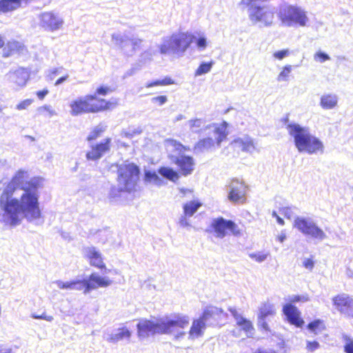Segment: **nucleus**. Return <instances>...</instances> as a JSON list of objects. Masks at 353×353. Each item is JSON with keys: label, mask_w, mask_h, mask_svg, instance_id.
<instances>
[{"label": "nucleus", "mask_w": 353, "mask_h": 353, "mask_svg": "<svg viewBox=\"0 0 353 353\" xmlns=\"http://www.w3.org/2000/svg\"><path fill=\"white\" fill-rule=\"evenodd\" d=\"M30 0H0V13H7L19 8L22 3L27 4Z\"/></svg>", "instance_id": "bb28decb"}, {"label": "nucleus", "mask_w": 353, "mask_h": 353, "mask_svg": "<svg viewBox=\"0 0 353 353\" xmlns=\"http://www.w3.org/2000/svg\"><path fill=\"white\" fill-rule=\"evenodd\" d=\"M228 192V199H245L249 191L248 185L243 179H232L226 188Z\"/></svg>", "instance_id": "dca6fc26"}, {"label": "nucleus", "mask_w": 353, "mask_h": 353, "mask_svg": "<svg viewBox=\"0 0 353 353\" xmlns=\"http://www.w3.org/2000/svg\"><path fill=\"white\" fill-rule=\"evenodd\" d=\"M48 90L47 89H43L42 90H40V91H38L37 92V96L38 97V98L39 99H43L44 97L48 94Z\"/></svg>", "instance_id": "0e129e2a"}, {"label": "nucleus", "mask_w": 353, "mask_h": 353, "mask_svg": "<svg viewBox=\"0 0 353 353\" xmlns=\"http://www.w3.org/2000/svg\"><path fill=\"white\" fill-rule=\"evenodd\" d=\"M314 59L316 61L323 63L326 61L330 60V57L327 53L319 50L314 54Z\"/></svg>", "instance_id": "79ce46f5"}, {"label": "nucleus", "mask_w": 353, "mask_h": 353, "mask_svg": "<svg viewBox=\"0 0 353 353\" xmlns=\"http://www.w3.org/2000/svg\"><path fill=\"white\" fill-rule=\"evenodd\" d=\"M145 180L159 186L164 184V181L155 172L150 170L145 172Z\"/></svg>", "instance_id": "f704fd0d"}, {"label": "nucleus", "mask_w": 353, "mask_h": 353, "mask_svg": "<svg viewBox=\"0 0 353 353\" xmlns=\"http://www.w3.org/2000/svg\"><path fill=\"white\" fill-rule=\"evenodd\" d=\"M32 317L34 319H43L47 321H52L53 320V316L46 315V312H43L41 314H32Z\"/></svg>", "instance_id": "3c124183"}, {"label": "nucleus", "mask_w": 353, "mask_h": 353, "mask_svg": "<svg viewBox=\"0 0 353 353\" xmlns=\"http://www.w3.org/2000/svg\"><path fill=\"white\" fill-rule=\"evenodd\" d=\"M140 170L134 163L121 164L118 168V188L120 191L135 190Z\"/></svg>", "instance_id": "9d476101"}, {"label": "nucleus", "mask_w": 353, "mask_h": 353, "mask_svg": "<svg viewBox=\"0 0 353 353\" xmlns=\"http://www.w3.org/2000/svg\"><path fill=\"white\" fill-rule=\"evenodd\" d=\"M168 147L170 152L168 157L171 162L180 168L183 175L190 174L194 170V159L192 157L183 154V152L189 148L175 140L168 141Z\"/></svg>", "instance_id": "0eeeda50"}, {"label": "nucleus", "mask_w": 353, "mask_h": 353, "mask_svg": "<svg viewBox=\"0 0 353 353\" xmlns=\"http://www.w3.org/2000/svg\"><path fill=\"white\" fill-rule=\"evenodd\" d=\"M338 97L334 94H325L321 96L320 105L325 110H331L336 106Z\"/></svg>", "instance_id": "c85d7f7f"}, {"label": "nucleus", "mask_w": 353, "mask_h": 353, "mask_svg": "<svg viewBox=\"0 0 353 353\" xmlns=\"http://www.w3.org/2000/svg\"><path fill=\"white\" fill-rule=\"evenodd\" d=\"M158 173L163 178L168 179L172 182L178 180L179 176L176 171L168 167H161L158 170Z\"/></svg>", "instance_id": "2f4dec72"}, {"label": "nucleus", "mask_w": 353, "mask_h": 353, "mask_svg": "<svg viewBox=\"0 0 353 353\" xmlns=\"http://www.w3.org/2000/svg\"><path fill=\"white\" fill-rule=\"evenodd\" d=\"M289 55L288 50H282L274 53V57L279 60L283 59L284 57Z\"/></svg>", "instance_id": "5fc2aeb1"}, {"label": "nucleus", "mask_w": 353, "mask_h": 353, "mask_svg": "<svg viewBox=\"0 0 353 353\" xmlns=\"http://www.w3.org/2000/svg\"><path fill=\"white\" fill-rule=\"evenodd\" d=\"M155 54V52L152 51L151 50H148L145 51L143 53L141 54L140 56L139 62L140 64H144L148 61H150L152 60V57Z\"/></svg>", "instance_id": "a19ab883"}, {"label": "nucleus", "mask_w": 353, "mask_h": 353, "mask_svg": "<svg viewBox=\"0 0 353 353\" xmlns=\"http://www.w3.org/2000/svg\"><path fill=\"white\" fill-rule=\"evenodd\" d=\"M285 239H286V235L283 232L281 233L280 234H279L276 236L277 241H279L280 243H283Z\"/></svg>", "instance_id": "774afa93"}, {"label": "nucleus", "mask_w": 353, "mask_h": 353, "mask_svg": "<svg viewBox=\"0 0 353 353\" xmlns=\"http://www.w3.org/2000/svg\"><path fill=\"white\" fill-rule=\"evenodd\" d=\"M200 206V203L190 201L184 205V212L186 215L192 216Z\"/></svg>", "instance_id": "c9c22d12"}, {"label": "nucleus", "mask_w": 353, "mask_h": 353, "mask_svg": "<svg viewBox=\"0 0 353 353\" xmlns=\"http://www.w3.org/2000/svg\"><path fill=\"white\" fill-rule=\"evenodd\" d=\"M111 139L106 138L99 143L91 145L92 150L86 153L88 160L96 161L101 159L110 149Z\"/></svg>", "instance_id": "412c9836"}, {"label": "nucleus", "mask_w": 353, "mask_h": 353, "mask_svg": "<svg viewBox=\"0 0 353 353\" xmlns=\"http://www.w3.org/2000/svg\"><path fill=\"white\" fill-rule=\"evenodd\" d=\"M303 266L305 269H307L310 271L312 270L314 266V261L313 260V257L312 256L310 258L305 259L304 261L303 262Z\"/></svg>", "instance_id": "09e8293b"}, {"label": "nucleus", "mask_w": 353, "mask_h": 353, "mask_svg": "<svg viewBox=\"0 0 353 353\" xmlns=\"http://www.w3.org/2000/svg\"><path fill=\"white\" fill-rule=\"evenodd\" d=\"M63 24V19L54 12H46L39 15V26L47 31L58 30Z\"/></svg>", "instance_id": "4468645a"}, {"label": "nucleus", "mask_w": 353, "mask_h": 353, "mask_svg": "<svg viewBox=\"0 0 353 353\" xmlns=\"http://www.w3.org/2000/svg\"><path fill=\"white\" fill-rule=\"evenodd\" d=\"M141 68V64L137 63V65L132 67L130 70L125 72V73L123 75V78H128L130 76L134 75L137 71L139 70Z\"/></svg>", "instance_id": "de8ad7c7"}, {"label": "nucleus", "mask_w": 353, "mask_h": 353, "mask_svg": "<svg viewBox=\"0 0 353 353\" xmlns=\"http://www.w3.org/2000/svg\"><path fill=\"white\" fill-rule=\"evenodd\" d=\"M276 314V310L272 303L270 301L261 303L259 309L258 321L259 325L263 330L270 332V328L266 322V319Z\"/></svg>", "instance_id": "6ab92c4d"}, {"label": "nucleus", "mask_w": 353, "mask_h": 353, "mask_svg": "<svg viewBox=\"0 0 353 353\" xmlns=\"http://www.w3.org/2000/svg\"><path fill=\"white\" fill-rule=\"evenodd\" d=\"M272 215H273V216H274L276 218V221L279 225H284L285 222H284L283 219H281L278 214H276V212H274L272 213Z\"/></svg>", "instance_id": "338daca9"}, {"label": "nucleus", "mask_w": 353, "mask_h": 353, "mask_svg": "<svg viewBox=\"0 0 353 353\" xmlns=\"http://www.w3.org/2000/svg\"><path fill=\"white\" fill-rule=\"evenodd\" d=\"M7 80L18 87H23L29 79L28 71L23 68L11 70L6 74Z\"/></svg>", "instance_id": "5701e85b"}, {"label": "nucleus", "mask_w": 353, "mask_h": 353, "mask_svg": "<svg viewBox=\"0 0 353 353\" xmlns=\"http://www.w3.org/2000/svg\"><path fill=\"white\" fill-rule=\"evenodd\" d=\"M112 39L127 56H132L141 48L143 40L137 37L130 38L127 35L112 34Z\"/></svg>", "instance_id": "ddd939ff"}, {"label": "nucleus", "mask_w": 353, "mask_h": 353, "mask_svg": "<svg viewBox=\"0 0 353 353\" xmlns=\"http://www.w3.org/2000/svg\"><path fill=\"white\" fill-rule=\"evenodd\" d=\"M294 227L297 228L304 235L318 240H323L326 237L323 230L310 220L296 217L294 221Z\"/></svg>", "instance_id": "f8f14e48"}, {"label": "nucleus", "mask_w": 353, "mask_h": 353, "mask_svg": "<svg viewBox=\"0 0 353 353\" xmlns=\"http://www.w3.org/2000/svg\"><path fill=\"white\" fill-rule=\"evenodd\" d=\"M110 91V88L106 86H100L97 89L96 92L94 94H99L105 96L108 94V92Z\"/></svg>", "instance_id": "bf43d9fd"}, {"label": "nucleus", "mask_w": 353, "mask_h": 353, "mask_svg": "<svg viewBox=\"0 0 353 353\" xmlns=\"http://www.w3.org/2000/svg\"><path fill=\"white\" fill-rule=\"evenodd\" d=\"M32 101H33L32 99L23 100L17 105V109L19 110H26L32 104Z\"/></svg>", "instance_id": "603ef678"}, {"label": "nucleus", "mask_w": 353, "mask_h": 353, "mask_svg": "<svg viewBox=\"0 0 353 353\" xmlns=\"http://www.w3.org/2000/svg\"><path fill=\"white\" fill-rule=\"evenodd\" d=\"M280 213L288 219H290L292 215L291 209L288 207H283L279 209Z\"/></svg>", "instance_id": "6e6d98bb"}, {"label": "nucleus", "mask_w": 353, "mask_h": 353, "mask_svg": "<svg viewBox=\"0 0 353 353\" xmlns=\"http://www.w3.org/2000/svg\"><path fill=\"white\" fill-rule=\"evenodd\" d=\"M345 343L343 346V350L345 353H353V339L345 337Z\"/></svg>", "instance_id": "a18cd8bd"}, {"label": "nucleus", "mask_w": 353, "mask_h": 353, "mask_svg": "<svg viewBox=\"0 0 353 353\" xmlns=\"http://www.w3.org/2000/svg\"><path fill=\"white\" fill-rule=\"evenodd\" d=\"M38 110L41 112L42 111H46L48 112L50 117L57 114L55 110H54L50 105H45L40 107Z\"/></svg>", "instance_id": "13d9d810"}, {"label": "nucleus", "mask_w": 353, "mask_h": 353, "mask_svg": "<svg viewBox=\"0 0 353 353\" xmlns=\"http://www.w3.org/2000/svg\"><path fill=\"white\" fill-rule=\"evenodd\" d=\"M213 232L217 238L223 239L231 234L235 236L241 235V232L238 225L232 220H226L222 216L212 221L210 229L207 230Z\"/></svg>", "instance_id": "9b49d317"}, {"label": "nucleus", "mask_w": 353, "mask_h": 353, "mask_svg": "<svg viewBox=\"0 0 353 353\" xmlns=\"http://www.w3.org/2000/svg\"><path fill=\"white\" fill-rule=\"evenodd\" d=\"M5 225L15 226L23 218L32 221L41 217L38 200H0Z\"/></svg>", "instance_id": "f257e3e1"}, {"label": "nucleus", "mask_w": 353, "mask_h": 353, "mask_svg": "<svg viewBox=\"0 0 353 353\" xmlns=\"http://www.w3.org/2000/svg\"><path fill=\"white\" fill-rule=\"evenodd\" d=\"M307 330L316 335L326 330V325L323 320L315 319L307 325Z\"/></svg>", "instance_id": "7c9ffc66"}, {"label": "nucleus", "mask_w": 353, "mask_h": 353, "mask_svg": "<svg viewBox=\"0 0 353 353\" xmlns=\"http://www.w3.org/2000/svg\"><path fill=\"white\" fill-rule=\"evenodd\" d=\"M196 37L190 32H178L173 34L168 40L159 46V51L162 54H172L182 57L190 47Z\"/></svg>", "instance_id": "39448f33"}, {"label": "nucleus", "mask_w": 353, "mask_h": 353, "mask_svg": "<svg viewBox=\"0 0 353 353\" xmlns=\"http://www.w3.org/2000/svg\"><path fill=\"white\" fill-rule=\"evenodd\" d=\"M181 193L182 194L181 196H186V197H194V195L193 194V191L190 189H184L181 188L180 190Z\"/></svg>", "instance_id": "052dcab7"}, {"label": "nucleus", "mask_w": 353, "mask_h": 353, "mask_svg": "<svg viewBox=\"0 0 353 353\" xmlns=\"http://www.w3.org/2000/svg\"><path fill=\"white\" fill-rule=\"evenodd\" d=\"M268 254L263 252H257L250 254V257L254 259L256 262H262L265 260L268 257Z\"/></svg>", "instance_id": "c03bdc74"}, {"label": "nucleus", "mask_w": 353, "mask_h": 353, "mask_svg": "<svg viewBox=\"0 0 353 353\" xmlns=\"http://www.w3.org/2000/svg\"><path fill=\"white\" fill-rule=\"evenodd\" d=\"M320 347L319 343L316 341H307L306 348L310 352H313Z\"/></svg>", "instance_id": "8fccbe9b"}, {"label": "nucleus", "mask_w": 353, "mask_h": 353, "mask_svg": "<svg viewBox=\"0 0 353 353\" xmlns=\"http://www.w3.org/2000/svg\"><path fill=\"white\" fill-rule=\"evenodd\" d=\"M307 300V298H305V297L299 296V295H294L290 299V301L291 303L300 302V301H305Z\"/></svg>", "instance_id": "680f3d73"}, {"label": "nucleus", "mask_w": 353, "mask_h": 353, "mask_svg": "<svg viewBox=\"0 0 353 353\" xmlns=\"http://www.w3.org/2000/svg\"><path fill=\"white\" fill-rule=\"evenodd\" d=\"M145 180L159 186L164 184V181L155 172L150 170L145 172Z\"/></svg>", "instance_id": "72a5a7b5"}, {"label": "nucleus", "mask_w": 353, "mask_h": 353, "mask_svg": "<svg viewBox=\"0 0 353 353\" xmlns=\"http://www.w3.org/2000/svg\"><path fill=\"white\" fill-rule=\"evenodd\" d=\"M105 130L103 126L98 125L88 135L87 139L89 141L95 140L97 139L101 134Z\"/></svg>", "instance_id": "ea45409f"}, {"label": "nucleus", "mask_w": 353, "mask_h": 353, "mask_svg": "<svg viewBox=\"0 0 353 353\" xmlns=\"http://www.w3.org/2000/svg\"><path fill=\"white\" fill-rule=\"evenodd\" d=\"M231 145L235 149L250 154H252L256 150L254 140L248 135H243V137L234 139L232 141Z\"/></svg>", "instance_id": "b1692460"}, {"label": "nucleus", "mask_w": 353, "mask_h": 353, "mask_svg": "<svg viewBox=\"0 0 353 353\" xmlns=\"http://www.w3.org/2000/svg\"><path fill=\"white\" fill-rule=\"evenodd\" d=\"M26 172L19 170L4 189L0 199H39L38 190L42 185L43 179L34 177L23 183Z\"/></svg>", "instance_id": "f03ea898"}, {"label": "nucleus", "mask_w": 353, "mask_h": 353, "mask_svg": "<svg viewBox=\"0 0 353 353\" xmlns=\"http://www.w3.org/2000/svg\"><path fill=\"white\" fill-rule=\"evenodd\" d=\"M112 283V281L108 277L92 273L87 279L58 281L57 285L60 289L83 290L86 294L98 288L108 287Z\"/></svg>", "instance_id": "20e7f679"}, {"label": "nucleus", "mask_w": 353, "mask_h": 353, "mask_svg": "<svg viewBox=\"0 0 353 353\" xmlns=\"http://www.w3.org/2000/svg\"><path fill=\"white\" fill-rule=\"evenodd\" d=\"M261 0H242L241 3L246 5L248 8H251L252 6L255 3L258 4Z\"/></svg>", "instance_id": "e2e57ef3"}, {"label": "nucleus", "mask_w": 353, "mask_h": 353, "mask_svg": "<svg viewBox=\"0 0 353 353\" xmlns=\"http://www.w3.org/2000/svg\"><path fill=\"white\" fill-rule=\"evenodd\" d=\"M333 305L341 314L353 319V299L345 294H339L332 299Z\"/></svg>", "instance_id": "2eb2a0df"}, {"label": "nucleus", "mask_w": 353, "mask_h": 353, "mask_svg": "<svg viewBox=\"0 0 353 353\" xmlns=\"http://www.w3.org/2000/svg\"><path fill=\"white\" fill-rule=\"evenodd\" d=\"M172 83V81L170 79H163V80H157V81H152L151 83H148L146 85H145V87L146 88H152V87H154V86H158V85H169V84H171Z\"/></svg>", "instance_id": "37998d69"}, {"label": "nucleus", "mask_w": 353, "mask_h": 353, "mask_svg": "<svg viewBox=\"0 0 353 353\" xmlns=\"http://www.w3.org/2000/svg\"><path fill=\"white\" fill-rule=\"evenodd\" d=\"M196 39H194L193 42L196 43V46L200 51L204 50L207 47V39L203 34H199L197 37L196 35Z\"/></svg>", "instance_id": "4c0bfd02"}, {"label": "nucleus", "mask_w": 353, "mask_h": 353, "mask_svg": "<svg viewBox=\"0 0 353 353\" xmlns=\"http://www.w3.org/2000/svg\"><path fill=\"white\" fill-rule=\"evenodd\" d=\"M108 104L105 99H98L96 94H88L71 102L70 114L77 116L83 113L97 112L108 108Z\"/></svg>", "instance_id": "6e6552de"}, {"label": "nucleus", "mask_w": 353, "mask_h": 353, "mask_svg": "<svg viewBox=\"0 0 353 353\" xmlns=\"http://www.w3.org/2000/svg\"><path fill=\"white\" fill-rule=\"evenodd\" d=\"M168 99L166 96H159L153 97L151 101L152 103H157L159 105H163L166 101Z\"/></svg>", "instance_id": "4d7b16f0"}, {"label": "nucleus", "mask_w": 353, "mask_h": 353, "mask_svg": "<svg viewBox=\"0 0 353 353\" xmlns=\"http://www.w3.org/2000/svg\"><path fill=\"white\" fill-rule=\"evenodd\" d=\"M278 17L281 25L285 27H304L307 26L309 19L307 12L301 7L285 5L279 8Z\"/></svg>", "instance_id": "1a4fd4ad"}, {"label": "nucleus", "mask_w": 353, "mask_h": 353, "mask_svg": "<svg viewBox=\"0 0 353 353\" xmlns=\"http://www.w3.org/2000/svg\"><path fill=\"white\" fill-rule=\"evenodd\" d=\"M142 132L143 129L141 127L129 128L128 130L125 132V135L126 137H130L135 134H140Z\"/></svg>", "instance_id": "49530a36"}, {"label": "nucleus", "mask_w": 353, "mask_h": 353, "mask_svg": "<svg viewBox=\"0 0 353 353\" xmlns=\"http://www.w3.org/2000/svg\"><path fill=\"white\" fill-rule=\"evenodd\" d=\"M84 257L88 260L89 264L97 269L108 271L105 263L104 262L102 254L95 247H88L84 249Z\"/></svg>", "instance_id": "a211bd4d"}, {"label": "nucleus", "mask_w": 353, "mask_h": 353, "mask_svg": "<svg viewBox=\"0 0 353 353\" xmlns=\"http://www.w3.org/2000/svg\"><path fill=\"white\" fill-rule=\"evenodd\" d=\"M68 75H65V76L60 77L59 79H58L56 81L54 85H59L63 83L64 81H65L68 79Z\"/></svg>", "instance_id": "69168bd1"}, {"label": "nucleus", "mask_w": 353, "mask_h": 353, "mask_svg": "<svg viewBox=\"0 0 353 353\" xmlns=\"http://www.w3.org/2000/svg\"><path fill=\"white\" fill-rule=\"evenodd\" d=\"M205 121L202 119H190L188 121V124L189 125L190 130L192 131V132L195 134L200 133L202 130L204 131V125Z\"/></svg>", "instance_id": "473e14b6"}, {"label": "nucleus", "mask_w": 353, "mask_h": 353, "mask_svg": "<svg viewBox=\"0 0 353 353\" xmlns=\"http://www.w3.org/2000/svg\"><path fill=\"white\" fill-rule=\"evenodd\" d=\"M130 332L126 328H122L117 334V339H121L123 338H129L130 336Z\"/></svg>", "instance_id": "864d4df0"}, {"label": "nucleus", "mask_w": 353, "mask_h": 353, "mask_svg": "<svg viewBox=\"0 0 353 353\" xmlns=\"http://www.w3.org/2000/svg\"><path fill=\"white\" fill-rule=\"evenodd\" d=\"M23 50V46L16 41H9L3 50V56L8 57L14 53L21 52Z\"/></svg>", "instance_id": "c756f323"}, {"label": "nucleus", "mask_w": 353, "mask_h": 353, "mask_svg": "<svg viewBox=\"0 0 353 353\" xmlns=\"http://www.w3.org/2000/svg\"><path fill=\"white\" fill-rule=\"evenodd\" d=\"M223 314V310L213 305L206 307L201 316L199 317L203 322L206 323L210 321H216L220 318Z\"/></svg>", "instance_id": "393cba45"}, {"label": "nucleus", "mask_w": 353, "mask_h": 353, "mask_svg": "<svg viewBox=\"0 0 353 353\" xmlns=\"http://www.w3.org/2000/svg\"><path fill=\"white\" fill-rule=\"evenodd\" d=\"M205 328L206 323L203 322L201 319L199 318L194 319L188 332L189 339L194 340L201 337Z\"/></svg>", "instance_id": "a878e982"}, {"label": "nucleus", "mask_w": 353, "mask_h": 353, "mask_svg": "<svg viewBox=\"0 0 353 353\" xmlns=\"http://www.w3.org/2000/svg\"><path fill=\"white\" fill-rule=\"evenodd\" d=\"M189 322L188 316L181 314L175 315L173 319L162 320L163 332V334H170L175 329H183L188 325Z\"/></svg>", "instance_id": "aec40b11"}, {"label": "nucleus", "mask_w": 353, "mask_h": 353, "mask_svg": "<svg viewBox=\"0 0 353 353\" xmlns=\"http://www.w3.org/2000/svg\"><path fill=\"white\" fill-rule=\"evenodd\" d=\"M292 71V65H285L283 70L279 74L277 77L278 81H288L289 75Z\"/></svg>", "instance_id": "e433bc0d"}, {"label": "nucleus", "mask_w": 353, "mask_h": 353, "mask_svg": "<svg viewBox=\"0 0 353 353\" xmlns=\"http://www.w3.org/2000/svg\"><path fill=\"white\" fill-rule=\"evenodd\" d=\"M283 312L286 316L289 323L296 327H302L305 323L301 316V312L296 307L291 303L286 304L283 307Z\"/></svg>", "instance_id": "4be33fe9"}, {"label": "nucleus", "mask_w": 353, "mask_h": 353, "mask_svg": "<svg viewBox=\"0 0 353 353\" xmlns=\"http://www.w3.org/2000/svg\"><path fill=\"white\" fill-rule=\"evenodd\" d=\"M289 134L293 137L296 148L299 152H307L310 154L323 152L322 141L310 133L307 127L298 123H290L287 125Z\"/></svg>", "instance_id": "7ed1b4c3"}, {"label": "nucleus", "mask_w": 353, "mask_h": 353, "mask_svg": "<svg viewBox=\"0 0 353 353\" xmlns=\"http://www.w3.org/2000/svg\"><path fill=\"white\" fill-rule=\"evenodd\" d=\"M137 333L139 336H148L149 334H163L162 320L152 321L142 320L137 324Z\"/></svg>", "instance_id": "f3484780"}, {"label": "nucleus", "mask_w": 353, "mask_h": 353, "mask_svg": "<svg viewBox=\"0 0 353 353\" xmlns=\"http://www.w3.org/2000/svg\"><path fill=\"white\" fill-rule=\"evenodd\" d=\"M232 314L236 320V325L240 327L243 332L245 333H251L254 331V327L251 321L241 316L236 311L232 312Z\"/></svg>", "instance_id": "cd10ccee"}, {"label": "nucleus", "mask_w": 353, "mask_h": 353, "mask_svg": "<svg viewBox=\"0 0 353 353\" xmlns=\"http://www.w3.org/2000/svg\"><path fill=\"white\" fill-rule=\"evenodd\" d=\"M227 123L224 121L220 126L216 124H210L205 127L204 131L208 132V137L200 139L194 147V153L200 154L207 152L214 147L215 143L220 146L221 143L226 138Z\"/></svg>", "instance_id": "423d86ee"}, {"label": "nucleus", "mask_w": 353, "mask_h": 353, "mask_svg": "<svg viewBox=\"0 0 353 353\" xmlns=\"http://www.w3.org/2000/svg\"><path fill=\"white\" fill-rule=\"evenodd\" d=\"M212 66V63L203 62L200 64L197 70H196L195 75L200 76L208 73L210 71Z\"/></svg>", "instance_id": "58836bf2"}]
</instances>
